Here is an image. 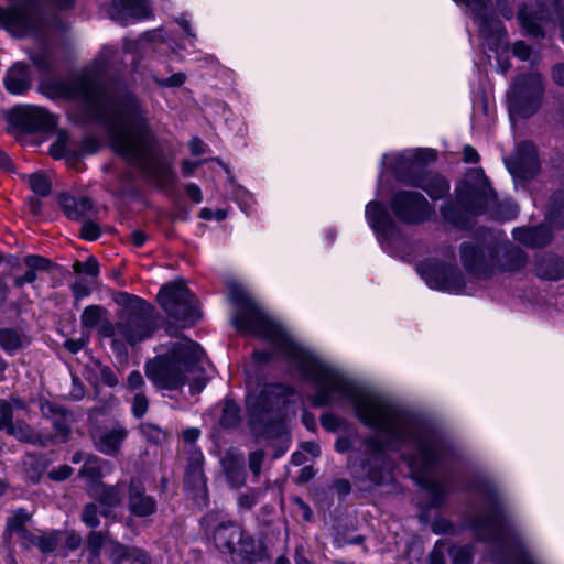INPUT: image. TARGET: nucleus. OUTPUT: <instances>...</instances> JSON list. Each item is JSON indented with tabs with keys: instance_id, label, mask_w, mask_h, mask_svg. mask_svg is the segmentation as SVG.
<instances>
[{
	"instance_id": "1",
	"label": "nucleus",
	"mask_w": 564,
	"mask_h": 564,
	"mask_svg": "<svg viewBox=\"0 0 564 564\" xmlns=\"http://www.w3.org/2000/svg\"><path fill=\"white\" fill-rule=\"evenodd\" d=\"M231 296L238 306L232 317L234 326L239 332L268 340L293 362L302 377L315 387L312 397L314 406H327L339 400L348 401L360 422L383 434L384 440L379 435L365 440L367 451L376 455V458H381L386 448L394 443L410 444L416 448V453L409 459L413 477L431 494V505L438 507L445 492L443 485L432 477V471L446 457L447 445L425 430L409 412L379 393L359 390L339 370L296 344L242 291H232Z\"/></svg>"
},
{
	"instance_id": "6",
	"label": "nucleus",
	"mask_w": 564,
	"mask_h": 564,
	"mask_svg": "<svg viewBox=\"0 0 564 564\" xmlns=\"http://www.w3.org/2000/svg\"><path fill=\"white\" fill-rule=\"evenodd\" d=\"M457 198L471 215L489 212L492 218L507 220L518 214V207L511 202L497 200V195L481 169H473L466 174L457 189Z\"/></svg>"
},
{
	"instance_id": "40",
	"label": "nucleus",
	"mask_w": 564,
	"mask_h": 564,
	"mask_svg": "<svg viewBox=\"0 0 564 564\" xmlns=\"http://www.w3.org/2000/svg\"><path fill=\"white\" fill-rule=\"evenodd\" d=\"M98 326L99 336L112 338L111 347L115 351L121 352L126 350L124 343L119 338L117 322L112 323L106 317Z\"/></svg>"
},
{
	"instance_id": "15",
	"label": "nucleus",
	"mask_w": 564,
	"mask_h": 564,
	"mask_svg": "<svg viewBox=\"0 0 564 564\" xmlns=\"http://www.w3.org/2000/svg\"><path fill=\"white\" fill-rule=\"evenodd\" d=\"M127 508L137 518H147L158 510L154 497L147 494L144 481L140 477H131L127 487Z\"/></svg>"
},
{
	"instance_id": "59",
	"label": "nucleus",
	"mask_w": 564,
	"mask_h": 564,
	"mask_svg": "<svg viewBox=\"0 0 564 564\" xmlns=\"http://www.w3.org/2000/svg\"><path fill=\"white\" fill-rule=\"evenodd\" d=\"M185 193L188 196V198L194 202L195 204H199L203 202V194L200 188L194 184L189 183L185 185Z\"/></svg>"
},
{
	"instance_id": "13",
	"label": "nucleus",
	"mask_w": 564,
	"mask_h": 564,
	"mask_svg": "<svg viewBox=\"0 0 564 564\" xmlns=\"http://www.w3.org/2000/svg\"><path fill=\"white\" fill-rule=\"evenodd\" d=\"M391 209L394 216L410 225L427 220L434 209L426 198L413 191H399L391 198Z\"/></svg>"
},
{
	"instance_id": "32",
	"label": "nucleus",
	"mask_w": 564,
	"mask_h": 564,
	"mask_svg": "<svg viewBox=\"0 0 564 564\" xmlns=\"http://www.w3.org/2000/svg\"><path fill=\"white\" fill-rule=\"evenodd\" d=\"M223 467L231 487L239 488L245 485L247 475L242 457L229 454L223 459Z\"/></svg>"
},
{
	"instance_id": "10",
	"label": "nucleus",
	"mask_w": 564,
	"mask_h": 564,
	"mask_svg": "<svg viewBox=\"0 0 564 564\" xmlns=\"http://www.w3.org/2000/svg\"><path fill=\"white\" fill-rule=\"evenodd\" d=\"M158 301L171 318L185 325H194L202 316L196 296L183 281L164 284Z\"/></svg>"
},
{
	"instance_id": "36",
	"label": "nucleus",
	"mask_w": 564,
	"mask_h": 564,
	"mask_svg": "<svg viewBox=\"0 0 564 564\" xmlns=\"http://www.w3.org/2000/svg\"><path fill=\"white\" fill-rule=\"evenodd\" d=\"M546 217L554 227L564 228V192H557L552 195Z\"/></svg>"
},
{
	"instance_id": "63",
	"label": "nucleus",
	"mask_w": 564,
	"mask_h": 564,
	"mask_svg": "<svg viewBox=\"0 0 564 564\" xmlns=\"http://www.w3.org/2000/svg\"><path fill=\"white\" fill-rule=\"evenodd\" d=\"M82 538L76 532H69L65 539V547L69 551H75L82 545Z\"/></svg>"
},
{
	"instance_id": "41",
	"label": "nucleus",
	"mask_w": 564,
	"mask_h": 564,
	"mask_svg": "<svg viewBox=\"0 0 564 564\" xmlns=\"http://www.w3.org/2000/svg\"><path fill=\"white\" fill-rule=\"evenodd\" d=\"M236 551L243 560L253 562L258 557L260 545L250 534H247L242 530V536L241 540L237 542Z\"/></svg>"
},
{
	"instance_id": "12",
	"label": "nucleus",
	"mask_w": 564,
	"mask_h": 564,
	"mask_svg": "<svg viewBox=\"0 0 564 564\" xmlns=\"http://www.w3.org/2000/svg\"><path fill=\"white\" fill-rule=\"evenodd\" d=\"M417 271L433 289L459 293L465 288L464 275L454 264L427 260L419 264Z\"/></svg>"
},
{
	"instance_id": "39",
	"label": "nucleus",
	"mask_w": 564,
	"mask_h": 564,
	"mask_svg": "<svg viewBox=\"0 0 564 564\" xmlns=\"http://www.w3.org/2000/svg\"><path fill=\"white\" fill-rule=\"evenodd\" d=\"M108 315V311L100 305H89L84 308L80 324L84 328L97 327Z\"/></svg>"
},
{
	"instance_id": "47",
	"label": "nucleus",
	"mask_w": 564,
	"mask_h": 564,
	"mask_svg": "<svg viewBox=\"0 0 564 564\" xmlns=\"http://www.w3.org/2000/svg\"><path fill=\"white\" fill-rule=\"evenodd\" d=\"M13 405L8 400H0V431H4L15 421L13 420Z\"/></svg>"
},
{
	"instance_id": "9",
	"label": "nucleus",
	"mask_w": 564,
	"mask_h": 564,
	"mask_svg": "<svg viewBox=\"0 0 564 564\" xmlns=\"http://www.w3.org/2000/svg\"><path fill=\"white\" fill-rule=\"evenodd\" d=\"M544 86L538 72L519 74L508 93L510 115L521 118L532 117L542 105Z\"/></svg>"
},
{
	"instance_id": "37",
	"label": "nucleus",
	"mask_w": 564,
	"mask_h": 564,
	"mask_svg": "<svg viewBox=\"0 0 564 564\" xmlns=\"http://www.w3.org/2000/svg\"><path fill=\"white\" fill-rule=\"evenodd\" d=\"M460 185H462V183L457 187H459ZM457 189L458 188H456V191ZM456 200H458L457 197H456ZM464 213L470 214L469 212H467L464 208V206L459 202L446 203L441 208V214L444 217V219H446L447 221H449L451 224H453L457 227H464L466 225V218H465Z\"/></svg>"
},
{
	"instance_id": "45",
	"label": "nucleus",
	"mask_w": 564,
	"mask_h": 564,
	"mask_svg": "<svg viewBox=\"0 0 564 564\" xmlns=\"http://www.w3.org/2000/svg\"><path fill=\"white\" fill-rule=\"evenodd\" d=\"M100 512L95 502H88L83 507L80 519L87 527L95 529L100 525Z\"/></svg>"
},
{
	"instance_id": "29",
	"label": "nucleus",
	"mask_w": 564,
	"mask_h": 564,
	"mask_svg": "<svg viewBox=\"0 0 564 564\" xmlns=\"http://www.w3.org/2000/svg\"><path fill=\"white\" fill-rule=\"evenodd\" d=\"M102 466L104 460L97 455H87L85 463L78 471V476L86 481V492L88 494L91 488H96L102 482Z\"/></svg>"
},
{
	"instance_id": "53",
	"label": "nucleus",
	"mask_w": 564,
	"mask_h": 564,
	"mask_svg": "<svg viewBox=\"0 0 564 564\" xmlns=\"http://www.w3.org/2000/svg\"><path fill=\"white\" fill-rule=\"evenodd\" d=\"M100 227L93 220H85L80 228V237L94 241L100 237Z\"/></svg>"
},
{
	"instance_id": "16",
	"label": "nucleus",
	"mask_w": 564,
	"mask_h": 564,
	"mask_svg": "<svg viewBox=\"0 0 564 564\" xmlns=\"http://www.w3.org/2000/svg\"><path fill=\"white\" fill-rule=\"evenodd\" d=\"M10 120L26 132L47 130L55 124V118L39 107L18 108L12 112Z\"/></svg>"
},
{
	"instance_id": "17",
	"label": "nucleus",
	"mask_w": 564,
	"mask_h": 564,
	"mask_svg": "<svg viewBox=\"0 0 564 564\" xmlns=\"http://www.w3.org/2000/svg\"><path fill=\"white\" fill-rule=\"evenodd\" d=\"M95 448L107 455L116 456L128 436V430L116 423L111 427L98 429L90 432Z\"/></svg>"
},
{
	"instance_id": "57",
	"label": "nucleus",
	"mask_w": 564,
	"mask_h": 564,
	"mask_svg": "<svg viewBox=\"0 0 564 564\" xmlns=\"http://www.w3.org/2000/svg\"><path fill=\"white\" fill-rule=\"evenodd\" d=\"M99 378L101 382L109 387H115L118 383L116 373L107 366L100 368Z\"/></svg>"
},
{
	"instance_id": "25",
	"label": "nucleus",
	"mask_w": 564,
	"mask_h": 564,
	"mask_svg": "<svg viewBox=\"0 0 564 564\" xmlns=\"http://www.w3.org/2000/svg\"><path fill=\"white\" fill-rule=\"evenodd\" d=\"M58 204L66 217L76 221L82 220L94 207L90 198L66 193L58 196Z\"/></svg>"
},
{
	"instance_id": "54",
	"label": "nucleus",
	"mask_w": 564,
	"mask_h": 564,
	"mask_svg": "<svg viewBox=\"0 0 564 564\" xmlns=\"http://www.w3.org/2000/svg\"><path fill=\"white\" fill-rule=\"evenodd\" d=\"M153 79L161 87H180L184 84L186 76L184 73H175L167 78L153 76Z\"/></svg>"
},
{
	"instance_id": "27",
	"label": "nucleus",
	"mask_w": 564,
	"mask_h": 564,
	"mask_svg": "<svg viewBox=\"0 0 564 564\" xmlns=\"http://www.w3.org/2000/svg\"><path fill=\"white\" fill-rule=\"evenodd\" d=\"M534 271L542 280H562L564 279V260L555 254H543L536 259Z\"/></svg>"
},
{
	"instance_id": "60",
	"label": "nucleus",
	"mask_w": 564,
	"mask_h": 564,
	"mask_svg": "<svg viewBox=\"0 0 564 564\" xmlns=\"http://www.w3.org/2000/svg\"><path fill=\"white\" fill-rule=\"evenodd\" d=\"M513 54L522 61L529 59L531 48L522 41L516 42L513 45Z\"/></svg>"
},
{
	"instance_id": "28",
	"label": "nucleus",
	"mask_w": 564,
	"mask_h": 564,
	"mask_svg": "<svg viewBox=\"0 0 564 564\" xmlns=\"http://www.w3.org/2000/svg\"><path fill=\"white\" fill-rule=\"evenodd\" d=\"M4 85L11 94H23L31 88V75L24 63H15L7 73Z\"/></svg>"
},
{
	"instance_id": "2",
	"label": "nucleus",
	"mask_w": 564,
	"mask_h": 564,
	"mask_svg": "<svg viewBox=\"0 0 564 564\" xmlns=\"http://www.w3.org/2000/svg\"><path fill=\"white\" fill-rule=\"evenodd\" d=\"M50 88L56 97L83 101L107 126L112 149L152 177L160 188L175 185L176 175L172 165L154 158L155 138L148 111L133 94L110 91L91 73L54 80Z\"/></svg>"
},
{
	"instance_id": "11",
	"label": "nucleus",
	"mask_w": 564,
	"mask_h": 564,
	"mask_svg": "<svg viewBox=\"0 0 564 564\" xmlns=\"http://www.w3.org/2000/svg\"><path fill=\"white\" fill-rule=\"evenodd\" d=\"M42 23L43 17L37 6L21 3L10 9L0 8V28L15 36L37 33Z\"/></svg>"
},
{
	"instance_id": "62",
	"label": "nucleus",
	"mask_w": 564,
	"mask_h": 564,
	"mask_svg": "<svg viewBox=\"0 0 564 564\" xmlns=\"http://www.w3.org/2000/svg\"><path fill=\"white\" fill-rule=\"evenodd\" d=\"M322 426L327 431H336L338 427V420L335 415L330 413H325L321 417Z\"/></svg>"
},
{
	"instance_id": "24",
	"label": "nucleus",
	"mask_w": 564,
	"mask_h": 564,
	"mask_svg": "<svg viewBox=\"0 0 564 564\" xmlns=\"http://www.w3.org/2000/svg\"><path fill=\"white\" fill-rule=\"evenodd\" d=\"M241 536L242 528L235 522L220 523L214 531V542L223 553H235L237 542L241 540Z\"/></svg>"
},
{
	"instance_id": "48",
	"label": "nucleus",
	"mask_w": 564,
	"mask_h": 564,
	"mask_svg": "<svg viewBox=\"0 0 564 564\" xmlns=\"http://www.w3.org/2000/svg\"><path fill=\"white\" fill-rule=\"evenodd\" d=\"M68 135L65 132L58 133L57 140L51 145L50 153L55 159H61L69 153Z\"/></svg>"
},
{
	"instance_id": "22",
	"label": "nucleus",
	"mask_w": 564,
	"mask_h": 564,
	"mask_svg": "<svg viewBox=\"0 0 564 564\" xmlns=\"http://www.w3.org/2000/svg\"><path fill=\"white\" fill-rule=\"evenodd\" d=\"M403 182L423 189L432 199L443 198L449 191V183L446 178L433 173L412 175Z\"/></svg>"
},
{
	"instance_id": "44",
	"label": "nucleus",
	"mask_w": 564,
	"mask_h": 564,
	"mask_svg": "<svg viewBox=\"0 0 564 564\" xmlns=\"http://www.w3.org/2000/svg\"><path fill=\"white\" fill-rule=\"evenodd\" d=\"M61 543V533L52 531L41 536H32V544L37 546L42 553L54 552Z\"/></svg>"
},
{
	"instance_id": "52",
	"label": "nucleus",
	"mask_w": 564,
	"mask_h": 564,
	"mask_svg": "<svg viewBox=\"0 0 564 564\" xmlns=\"http://www.w3.org/2000/svg\"><path fill=\"white\" fill-rule=\"evenodd\" d=\"M265 454L262 449L251 452L248 456L249 469L254 477H259Z\"/></svg>"
},
{
	"instance_id": "46",
	"label": "nucleus",
	"mask_w": 564,
	"mask_h": 564,
	"mask_svg": "<svg viewBox=\"0 0 564 564\" xmlns=\"http://www.w3.org/2000/svg\"><path fill=\"white\" fill-rule=\"evenodd\" d=\"M73 270L78 274L84 273L91 278H97L99 274V263L95 257L90 256L85 262L75 261Z\"/></svg>"
},
{
	"instance_id": "56",
	"label": "nucleus",
	"mask_w": 564,
	"mask_h": 564,
	"mask_svg": "<svg viewBox=\"0 0 564 564\" xmlns=\"http://www.w3.org/2000/svg\"><path fill=\"white\" fill-rule=\"evenodd\" d=\"M70 290L76 301L88 296L91 292L90 288L82 280L74 282Z\"/></svg>"
},
{
	"instance_id": "58",
	"label": "nucleus",
	"mask_w": 564,
	"mask_h": 564,
	"mask_svg": "<svg viewBox=\"0 0 564 564\" xmlns=\"http://www.w3.org/2000/svg\"><path fill=\"white\" fill-rule=\"evenodd\" d=\"M72 474H73V468L68 465H63V466H59V467L51 470L50 477L54 480L62 481V480L69 478Z\"/></svg>"
},
{
	"instance_id": "38",
	"label": "nucleus",
	"mask_w": 564,
	"mask_h": 564,
	"mask_svg": "<svg viewBox=\"0 0 564 564\" xmlns=\"http://www.w3.org/2000/svg\"><path fill=\"white\" fill-rule=\"evenodd\" d=\"M141 435L154 445L164 444L171 436V432L151 422H143L139 425Z\"/></svg>"
},
{
	"instance_id": "35",
	"label": "nucleus",
	"mask_w": 564,
	"mask_h": 564,
	"mask_svg": "<svg viewBox=\"0 0 564 564\" xmlns=\"http://www.w3.org/2000/svg\"><path fill=\"white\" fill-rule=\"evenodd\" d=\"M32 514L25 509L20 508L7 521V530L17 533L21 539H29L31 532L26 529V523L31 520Z\"/></svg>"
},
{
	"instance_id": "21",
	"label": "nucleus",
	"mask_w": 564,
	"mask_h": 564,
	"mask_svg": "<svg viewBox=\"0 0 564 564\" xmlns=\"http://www.w3.org/2000/svg\"><path fill=\"white\" fill-rule=\"evenodd\" d=\"M204 456L198 451H191L184 475V485L187 489L200 492L206 496V477L203 470Z\"/></svg>"
},
{
	"instance_id": "61",
	"label": "nucleus",
	"mask_w": 564,
	"mask_h": 564,
	"mask_svg": "<svg viewBox=\"0 0 564 564\" xmlns=\"http://www.w3.org/2000/svg\"><path fill=\"white\" fill-rule=\"evenodd\" d=\"M144 383L143 377L140 371H132L127 379L128 388L131 390L139 389Z\"/></svg>"
},
{
	"instance_id": "7",
	"label": "nucleus",
	"mask_w": 564,
	"mask_h": 564,
	"mask_svg": "<svg viewBox=\"0 0 564 564\" xmlns=\"http://www.w3.org/2000/svg\"><path fill=\"white\" fill-rule=\"evenodd\" d=\"M480 495L485 499L484 511L474 517L471 528L478 539L502 544L514 533V527L499 489L494 482H486Z\"/></svg>"
},
{
	"instance_id": "18",
	"label": "nucleus",
	"mask_w": 564,
	"mask_h": 564,
	"mask_svg": "<svg viewBox=\"0 0 564 564\" xmlns=\"http://www.w3.org/2000/svg\"><path fill=\"white\" fill-rule=\"evenodd\" d=\"M123 492L124 486L122 482L108 485L102 481L96 488H91L87 495L104 507L100 513L108 518L111 514V509L122 503Z\"/></svg>"
},
{
	"instance_id": "3",
	"label": "nucleus",
	"mask_w": 564,
	"mask_h": 564,
	"mask_svg": "<svg viewBox=\"0 0 564 564\" xmlns=\"http://www.w3.org/2000/svg\"><path fill=\"white\" fill-rule=\"evenodd\" d=\"M204 351L193 340L174 343L165 355H159L145 365V375L160 389L175 390L189 383L192 393H199L206 386L200 365Z\"/></svg>"
},
{
	"instance_id": "49",
	"label": "nucleus",
	"mask_w": 564,
	"mask_h": 564,
	"mask_svg": "<svg viewBox=\"0 0 564 564\" xmlns=\"http://www.w3.org/2000/svg\"><path fill=\"white\" fill-rule=\"evenodd\" d=\"M261 491L256 488L248 489L238 498V506L243 510H251L259 500Z\"/></svg>"
},
{
	"instance_id": "42",
	"label": "nucleus",
	"mask_w": 564,
	"mask_h": 564,
	"mask_svg": "<svg viewBox=\"0 0 564 564\" xmlns=\"http://www.w3.org/2000/svg\"><path fill=\"white\" fill-rule=\"evenodd\" d=\"M240 422V408L232 400H226L223 406V413L219 420L221 426L226 429L235 427Z\"/></svg>"
},
{
	"instance_id": "33",
	"label": "nucleus",
	"mask_w": 564,
	"mask_h": 564,
	"mask_svg": "<svg viewBox=\"0 0 564 564\" xmlns=\"http://www.w3.org/2000/svg\"><path fill=\"white\" fill-rule=\"evenodd\" d=\"M518 18L521 25L525 31L533 36H542L543 32L541 29V22L549 18L544 8H540L539 11H529L528 6H524L519 10Z\"/></svg>"
},
{
	"instance_id": "34",
	"label": "nucleus",
	"mask_w": 564,
	"mask_h": 564,
	"mask_svg": "<svg viewBox=\"0 0 564 564\" xmlns=\"http://www.w3.org/2000/svg\"><path fill=\"white\" fill-rule=\"evenodd\" d=\"M7 434L15 437L17 440L29 443V444H41V436L33 431V429L26 424L24 421L17 420L12 423L8 429L4 430Z\"/></svg>"
},
{
	"instance_id": "50",
	"label": "nucleus",
	"mask_w": 564,
	"mask_h": 564,
	"mask_svg": "<svg viewBox=\"0 0 564 564\" xmlns=\"http://www.w3.org/2000/svg\"><path fill=\"white\" fill-rule=\"evenodd\" d=\"M449 555L452 556L453 564H470L471 562V553L465 546L451 547Z\"/></svg>"
},
{
	"instance_id": "30",
	"label": "nucleus",
	"mask_w": 564,
	"mask_h": 564,
	"mask_svg": "<svg viewBox=\"0 0 564 564\" xmlns=\"http://www.w3.org/2000/svg\"><path fill=\"white\" fill-rule=\"evenodd\" d=\"M24 264L28 270L24 274L15 276L14 285L17 288H22L26 283H33L37 278L36 271H47L53 265L51 260L36 254L26 256L24 258Z\"/></svg>"
},
{
	"instance_id": "26",
	"label": "nucleus",
	"mask_w": 564,
	"mask_h": 564,
	"mask_svg": "<svg viewBox=\"0 0 564 564\" xmlns=\"http://www.w3.org/2000/svg\"><path fill=\"white\" fill-rule=\"evenodd\" d=\"M366 217L372 229L383 236L390 235L394 223L384 206L378 202H370L366 207Z\"/></svg>"
},
{
	"instance_id": "23",
	"label": "nucleus",
	"mask_w": 564,
	"mask_h": 564,
	"mask_svg": "<svg viewBox=\"0 0 564 564\" xmlns=\"http://www.w3.org/2000/svg\"><path fill=\"white\" fill-rule=\"evenodd\" d=\"M512 237L528 248H542L551 242L553 234L549 225L542 224L536 227L514 228Z\"/></svg>"
},
{
	"instance_id": "14",
	"label": "nucleus",
	"mask_w": 564,
	"mask_h": 564,
	"mask_svg": "<svg viewBox=\"0 0 564 564\" xmlns=\"http://www.w3.org/2000/svg\"><path fill=\"white\" fill-rule=\"evenodd\" d=\"M508 171L514 178L529 181L540 171L536 149L532 142H521L514 153L506 159Z\"/></svg>"
},
{
	"instance_id": "43",
	"label": "nucleus",
	"mask_w": 564,
	"mask_h": 564,
	"mask_svg": "<svg viewBox=\"0 0 564 564\" xmlns=\"http://www.w3.org/2000/svg\"><path fill=\"white\" fill-rule=\"evenodd\" d=\"M28 184L35 195L46 197L51 194L52 184L47 175L43 172L30 174L28 176Z\"/></svg>"
},
{
	"instance_id": "4",
	"label": "nucleus",
	"mask_w": 564,
	"mask_h": 564,
	"mask_svg": "<svg viewBox=\"0 0 564 564\" xmlns=\"http://www.w3.org/2000/svg\"><path fill=\"white\" fill-rule=\"evenodd\" d=\"M459 254L465 270L479 279H489L496 272L519 271L528 262V256L520 247L491 231L463 242Z\"/></svg>"
},
{
	"instance_id": "64",
	"label": "nucleus",
	"mask_w": 564,
	"mask_h": 564,
	"mask_svg": "<svg viewBox=\"0 0 564 564\" xmlns=\"http://www.w3.org/2000/svg\"><path fill=\"white\" fill-rule=\"evenodd\" d=\"M551 75L556 85L564 87V63L554 65Z\"/></svg>"
},
{
	"instance_id": "51",
	"label": "nucleus",
	"mask_w": 564,
	"mask_h": 564,
	"mask_svg": "<svg viewBox=\"0 0 564 564\" xmlns=\"http://www.w3.org/2000/svg\"><path fill=\"white\" fill-rule=\"evenodd\" d=\"M149 409V400L144 393L139 392L133 397L132 401V414L141 419Z\"/></svg>"
},
{
	"instance_id": "55",
	"label": "nucleus",
	"mask_w": 564,
	"mask_h": 564,
	"mask_svg": "<svg viewBox=\"0 0 564 564\" xmlns=\"http://www.w3.org/2000/svg\"><path fill=\"white\" fill-rule=\"evenodd\" d=\"M362 467L366 470L368 479L375 485H380L386 480V475L381 468L372 467L369 462H365Z\"/></svg>"
},
{
	"instance_id": "8",
	"label": "nucleus",
	"mask_w": 564,
	"mask_h": 564,
	"mask_svg": "<svg viewBox=\"0 0 564 564\" xmlns=\"http://www.w3.org/2000/svg\"><path fill=\"white\" fill-rule=\"evenodd\" d=\"M117 302L121 306L117 312V327L122 341L134 346L150 338L156 328L154 307L143 299L128 293H121Z\"/></svg>"
},
{
	"instance_id": "31",
	"label": "nucleus",
	"mask_w": 564,
	"mask_h": 564,
	"mask_svg": "<svg viewBox=\"0 0 564 564\" xmlns=\"http://www.w3.org/2000/svg\"><path fill=\"white\" fill-rule=\"evenodd\" d=\"M30 344V338L21 329L12 327L0 328V348L9 355Z\"/></svg>"
},
{
	"instance_id": "5",
	"label": "nucleus",
	"mask_w": 564,
	"mask_h": 564,
	"mask_svg": "<svg viewBox=\"0 0 564 564\" xmlns=\"http://www.w3.org/2000/svg\"><path fill=\"white\" fill-rule=\"evenodd\" d=\"M288 394L285 386L269 383L247 395L248 421L256 437L273 438L282 433V408Z\"/></svg>"
},
{
	"instance_id": "20",
	"label": "nucleus",
	"mask_w": 564,
	"mask_h": 564,
	"mask_svg": "<svg viewBox=\"0 0 564 564\" xmlns=\"http://www.w3.org/2000/svg\"><path fill=\"white\" fill-rule=\"evenodd\" d=\"M150 10L145 0H112L110 18L121 24L130 19L141 20L149 17Z\"/></svg>"
},
{
	"instance_id": "19",
	"label": "nucleus",
	"mask_w": 564,
	"mask_h": 564,
	"mask_svg": "<svg viewBox=\"0 0 564 564\" xmlns=\"http://www.w3.org/2000/svg\"><path fill=\"white\" fill-rule=\"evenodd\" d=\"M42 411L44 415L51 420L56 432V437H58L61 442L68 441L72 433V425L75 421L73 413L63 405L54 402H46L42 405Z\"/></svg>"
}]
</instances>
